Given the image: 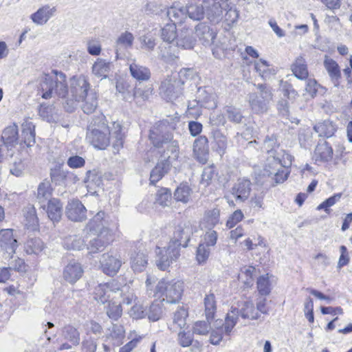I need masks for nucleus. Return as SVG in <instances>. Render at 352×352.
Segmentation results:
<instances>
[{"instance_id": "1", "label": "nucleus", "mask_w": 352, "mask_h": 352, "mask_svg": "<svg viewBox=\"0 0 352 352\" xmlns=\"http://www.w3.org/2000/svg\"><path fill=\"white\" fill-rule=\"evenodd\" d=\"M122 125L114 122L110 129L103 115L94 117L87 126L86 140L95 148L104 150L109 146L111 138L113 140V146L115 149L123 146L124 134Z\"/></svg>"}, {"instance_id": "2", "label": "nucleus", "mask_w": 352, "mask_h": 352, "mask_svg": "<svg viewBox=\"0 0 352 352\" xmlns=\"http://www.w3.org/2000/svg\"><path fill=\"white\" fill-rule=\"evenodd\" d=\"M179 121L178 116L164 119L153 125L149 132V140L155 148H159V154L168 152L173 160H177L179 153V143L174 140L173 133Z\"/></svg>"}, {"instance_id": "3", "label": "nucleus", "mask_w": 352, "mask_h": 352, "mask_svg": "<svg viewBox=\"0 0 352 352\" xmlns=\"http://www.w3.org/2000/svg\"><path fill=\"white\" fill-rule=\"evenodd\" d=\"M94 298L98 303L105 305L109 298L120 301L127 305H132L137 300V297L127 285L120 286L115 280L106 283L98 284L94 291Z\"/></svg>"}, {"instance_id": "4", "label": "nucleus", "mask_w": 352, "mask_h": 352, "mask_svg": "<svg viewBox=\"0 0 352 352\" xmlns=\"http://www.w3.org/2000/svg\"><path fill=\"white\" fill-rule=\"evenodd\" d=\"M154 280L149 276L146 280V292L149 297L162 298V302L167 303H177L181 299L184 285L179 280H168L164 278L160 280L153 291L151 285Z\"/></svg>"}, {"instance_id": "5", "label": "nucleus", "mask_w": 352, "mask_h": 352, "mask_svg": "<svg viewBox=\"0 0 352 352\" xmlns=\"http://www.w3.org/2000/svg\"><path fill=\"white\" fill-rule=\"evenodd\" d=\"M38 92L44 99H49L54 96L65 98L68 94L65 74L53 70L51 74L41 76L38 79Z\"/></svg>"}, {"instance_id": "6", "label": "nucleus", "mask_w": 352, "mask_h": 352, "mask_svg": "<svg viewBox=\"0 0 352 352\" xmlns=\"http://www.w3.org/2000/svg\"><path fill=\"white\" fill-rule=\"evenodd\" d=\"M257 92H252L248 95V101L252 111L256 114H263L267 112L270 103L272 100V88L266 84L254 85Z\"/></svg>"}, {"instance_id": "7", "label": "nucleus", "mask_w": 352, "mask_h": 352, "mask_svg": "<svg viewBox=\"0 0 352 352\" xmlns=\"http://www.w3.org/2000/svg\"><path fill=\"white\" fill-rule=\"evenodd\" d=\"M239 316L243 319L256 320L258 318L259 314L252 302H245L240 309L232 307L226 315L223 324V331L226 335L230 334L236 324Z\"/></svg>"}, {"instance_id": "8", "label": "nucleus", "mask_w": 352, "mask_h": 352, "mask_svg": "<svg viewBox=\"0 0 352 352\" xmlns=\"http://www.w3.org/2000/svg\"><path fill=\"white\" fill-rule=\"evenodd\" d=\"M182 82L175 76H168L161 83L160 94L168 102H173L182 96Z\"/></svg>"}, {"instance_id": "9", "label": "nucleus", "mask_w": 352, "mask_h": 352, "mask_svg": "<svg viewBox=\"0 0 352 352\" xmlns=\"http://www.w3.org/2000/svg\"><path fill=\"white\" fill-rule=\"evenodd\" d=\"M195 231V227L190 221H182L175 227L173 237L169 243L179 250L180 247L186 248Z\"/></svg>"}, {"instance_id": "10", "label": "nucleus", "mask_w": 352, "mask_h": 352, "mask_svg": "<svg viewBox=\"0 0 352 352\" xmlns=\"http://www.w3.org/2000/svg\"><path fill=\"white\" fill-rule=\"evenodd\" d=\"M205 14L210 21H219L228 7L227 0H203Z\"/></svg>"}, {"instance_id": "11", "label": "nucleus", "mask_w": 352, "mask_h": 352, "mask_svg": "<svg viewBox=\"0 0 352 352\" xmlns=\"http://www.w3.org/2000/svg\"><path fill=\"white\" fill-rule=\"evenodd\" d=\"M160 155L159 161L150 175V181L153 184L160 180L168 173L172 162L176 160H173L171 155H168V152H162Z\"/></svg>"}, {"instance_id": "12", "label": "nucleus", "mask_w": 352, "mask_h": 352, "mask_svg": "<svg viewBox=\"0 0 352 352\" xmlns=\"http://www.w3.org/2000/svg\"><path fill=\"white\" fill-rule=\"evenodd\" d=\"M180 250L176 246L172 245L168 243L167 248L160 250L157 253V258L156 259V264L157 267L162 270H166L173 261H176L180 255Z\"/></svg>"}, {"instance_id": "13", "label": "nucleus", "mask_w": 352, "mask_h": 352, "mask_svg": "<svg viewBox=\"0 0 352 352\" xmlns=\"http://www.w3.org/2000/svg\"><path fill=\"white\" fill-rule=\"evenodd\" d=\"M95 237L90 239L87 245L89 254L98 253L102 251L111 241H113L111 230H104L100 233L93 234Z\"/></svg>"}, {"instance_id": "14", "label": "nucleus", "mask_w": 352, "mask_h": 352, "mask_svg": "<svg viewBox=\"0 0 352 352\" xmlns=\"http://www.w3.org/2000/svg\"><path fill=\"white\" fill-rule=\"evenodd\" d=\"M67 217L75 222H81L87 219V209L78 199H72L65 207Z\"/></svg>"}, {"instance_id": "15", "label": "nucleus", "mask_w": 352, "mask_h": 352, "mask_svg": "<svg viewBox=\"0 0 352 352\" xmlns=\"http://www.w3.org/2000/svg\"><path fill=\"white\" fill-rule=\"evenodd\" d=\"M102 272L108 276L116 275L122 265L120 255H113L110 253L104 254L100 261Z\"/></svg>"}, {"instance_id": "16", "label": "nucleus", "mask_w": 352, "mask_h": 352, "mask_svg": "<svg viewBox=\"0 0 352 352\" xmlns=\"http://www.w3.org/2000/svg\"><path fill=\"white\" fill-rule=\"evenodd\" d=\"M107 225V216L104 211H99L89 220L83 231L87 234H96L102 232L104 230H110Z\"/></svg>"}, {"instance_id": "17", "label": "nucleus", "mask_w": 352, "mask_h": 352, "mask_svg": "<svg viewBox=\"0 0 352 352\" xmlns=\"http://www.w3.org/2000/svg\"><path fill=\"white\" fill-rule=\"evenodd\" d=\"M252 183L246 178H239L231 188V194L236 201L243 202L248 199L251 191Z\"/></svg>"}, {"instance_id": "18", "label": "nucleus", "mask_w": 352, "mask_h": 352, "mask_svg": "<svg viewBox=\"0 0 352 352\" xmlns=\"http://www.w3.org/2000/svg\"><path fill=\"white\" fill-rule=\"evenodd\" d=\"M195 34L204 45L210 46L214 44L217 31L206 23H199L195 27Z\"/></svg>"}, {"instance_id": "19", "label": "nucleus", "mask_w": 352, "mask_h": 352, "mask_svg": "<svg viewBox=\"0 0 352 352\" xmlns=\"http://www.w3.org/2000/svg\"><path fill=\"white\" fill-rule=\"evenodd\" d=\"M89 84L84 76L73 78L71 81V93L76 100H83L89 95Z\"/></svg>"}, {"instance_id": "20", "label": "nucleus", "mask_w": 352, "mask_h": 352, "mask_svg": "<svg viewBox=\"0 0 352 352\" xmlns=\"http://www.w3.org/2000/svg\"><path fill=\"white\" fill-rule=\"evenodd\" d=\"M82 274L81 264L75 260H72L65 267L63 276L67 282L74 284L81 278Z\"/></svg>"}, {"instance_id": "21", "label": "nucleus", "mask_w": 352, "mask_h": 352, "mask_svg": "<svg viewBox=\"0 0 352 352\" xmlns=\"http://www.w3.org/2000/svg\"><path fill=\"white\" fill-rule=\"evenodd\" d=\"M53 188H52L51 182L47 179L41 182L35 193L36 201L41 207L45 210L46 203L52 200Z\"/></svg>"}, {"instance_id": "22", "label": "nucleus", "mask_w": 352, "mask_h": 352, "mask_svg": "<svg viewBox=\"0 0 352 352\" xmlns=\"http://www.w3.org/2000/svg\"><path fill=\"white\" fill-rule=\"evenodd\" d=\"M280 166L272 165L270 160H267V164L264 168V175L271 177L276 184L283 183L288 177L289 171L287 169H281Z\"/></svg>"}, {"instance_id": "23", "label": "nucleus", "mask_w": 352, "mask_h": 352, "mask_svg": "<svg viewBox=\"0 0 352 352\" xmlns=\"http://www.w3.org/2000/svg\"><path fill=\"white\" fill-rule=\"evenodd\" d=\"M209 146L208 140L205 135H200L193 143V153L197 160L205 163L208 155Z\"/></svg>"}, {"instance_id": "24", "label": "nucleus", "mask_w": 352, "mask_h": 352, "mask_svg": "<svg viewBox=\"0 0 352 352\" xmlns=\"http://www.w3.org/2000/svg\"><path fill=\"white\" fill-rule=\"evenodd\" d=\"M134 41V36L129 32L121 33L116 41L115 50L116 58H120V56L124 54V51L132 47Z\"/></svg>"}, {"instance_id": "25", "label": "nucleus", "mask_w": 352, "mask_h": 352, "mask_svg": "<svg viewBox=\"0 0 352 352\" xmlns=\"http://www.w3.org/2000/svg\"><path fill=\"white\" fill-rule=\"evenodd\" d=\"M337 129L338 126L336 124L330 120L318 122L314 126V130L318 134V137L324 138L333 137L337 131Z\"/></svg>"}, {"instance_id": "26", "label": "nucleus", "mask_w": 352, "mask_h": 352, "mask_svg": "<svg viewBox=\"0 0 352 352\" xmlns=\"http://www.w3.org/2000/svg\"><path fill=\"white\" fill-rule=\"evenodd\" d=\"M1 140L8 148H12L19 143V129L16 124L7 126L2 132Z\"/></svg>"}, {"instance_id": "27", "label": "nucleus", "mask_w": 352, "mask_h": 352, "mask_svg": "<svg viewBox=\"0 0 352 352\" xmlns=\"http://www.w3.org/2000/svg\"><path fill=\"white\" fill-rule=\"evenodd\" d=\"M56 11V9L55 7L50 8L49 5H45L40 8L36 12L33 13L30 18L36 25H42L48 21Z\"/></svg>"}, {"instance_id": "28", "label": "nucleus", "mask_w": 352, "mask_h": 352, "mask_svg": "<svg viewBox=\"0 0 352 352\" xmlns=\"http://www.w3.org/2000/svg\"><path fill=\"white\" fill-rule=\"evenodd\" d=\"M333 151L330 144L324 141L320 142L315 149V160L317 162H326L331 160Z\"/></svg>"}, {"instance_id": "29", "label": "nucleus", "mask_w": 352, "mask_h": 352, "mask_svg": "<svg viewBox=\"0 0 352 352\" xmlns=\"http://www.w3.org/2000/svg\"><path fill=\"white\" fill-rule=\"evenodd\" d=\"M254 69L264 80H269L276 74V69L274 67L263 59L255 61Z\"/></svg>"}, {"instance_id": "30", "label": "nucleus", "mask_w": 352, "mask_h": 352, "mask_svg": "<svg viewBox=\"0 0 352 352\" xmlns=\"http://www.w3.org/2000/svg\"><path fill=\"white\" fill-rule=\"evenodd\" d=\"M46 212L48 218L53 222L60 221L63 214V205L58 199L53 198L47 202Z\"/></svg>"}, {"instance_id": "31", "label": "nucleus", "mask_w": 352, "mask_h": 352, "mask_svg": "<svg viewBox=\"0 0 352 352\" xmlns=\"http://www.w3.org/2000/svg\"><path fill=\"white\" fill-rule=\"evenodd\" d=\"M324 66L331 81L335 86H338L341 78V72L338 64L333 59L325 56Z\"/></svg>"}, {"instance_id": "32", "label": "nucleus", "mask_w": 352, "mask_h": 352, "mask_svg": "<svg viewBox=\"0 0 352 352\" xmlns=\"http://www.w3.org/2000/svg\"><path fill=\"white\" fill-rule=\"evenodd\" d=\"M291 69L295 77L300 80H305L307 78L309 72L305 58L300 56L297 57L291 65Z\"/></svg>"}, {"instance_id": "33", "label": "nucleus", "mask_w": 352, "mask_h": 352, "mask_svg": "<svg viewBox=\"0 0 352 352\" xmlns=\"http://www.w3.org/2000/svg\"><path fill=\"white\" fill-rule=\"evenodd\" d=\"M21 142L30 147L35 143V126L32 122H25L22 124Z\"/></svg>"}, {"instance_id": "34", "label": "nucleus", "mask_w": 352, "mask_h": 352, "mask_svg": "<svg viewBox=\"0 0 352 352\" xmlns=\"http://www.w3.org/2000/svg\"><path fill=\"white\" fill-rule=\"evenodd\" d=\"M129 70L132 77L139 82L147 81L151 78V71L146 67L133 63L130 65Z\"/></svg>"}, {"instance_id": "35", "label": "nucleus", "mask_w": 352, "mask_h": 352, "mask_svg": "<svg viewBox=\"0 0 352 352\" xmlns=\"http://www.w3.org/2000/svg\"><path fill=\"white\" fill-rule=\"evenodd\" d=\"M17 241L13 237L12 229H2L0 231V245L8 250L14 251L16 247Z\"/></svg>"}, {"instance_id": "36", "label": "nucleus", "mask_w": 352, "mask_h": 352, "mask_svg": "<svg viewBox=\"0 0 352 352\" xmlns=\"http://www.w3.org/2000/svg\"><path fill=\"white\" fill-rule=\"evenodd\" d=\"M111 63L102 58H98L92 66L93 74L102 78H106L111 70Z\"/></svg>"}, {"instance_id": "37", "label": "nucleus", "mask_w": 352, "mask_h": 352, "mask_svg": "<svg viewBox=\"0 0 352 352\" xmlns=\"http://www.w3.org/2000/svg\"><path fill=\"white\" fill-rule=\"evenodd\" d=\"M269 159L272 165L287 169L292 165L293 157L285 151L281 150L276 155L273 156L272 159Z\"/></svg>"}, {"instance_id": "38", "label": "nucleus", "mask_w": 352, "mask_h": 352, "mask_svg": "<svg viewBox=\"0 0 352 352\" xmlns=\"http://www.w3.org/2000/svg\"><path fill=\"white\" fill-rule=\"evenodd\" d=\"M205 307V315L208 321H212L217 311V303L215 296L212 293H210L205 296L204 300Z\"/></svg>"}, {"instance_id": "39", "label": "nucleus", "mask_w": 352, "mask_h": 352, "mask_svg": "<svg viewBox=\"0 0 352 352\" xmlns=\"http://www.w3.org/2000/svg\"><path fill=\"white\" fill-rule=\"evenodd\" d=\"M195 38L192 36V30H186L182 31L177 37L176 45L183 49H192L195 44Z\"/></svg>"}, {"instance_id": "40", "label": "nucleus", "mask_w": 352, "mask_h": 352, "mask_svg": "<svg viewBox=\"0 0 352 352\" xmlns=\"http://www.w3.org/2000/svg\"><path fill=\"white\" fill-rule=\"evenodd\" d=\"M106 303H107V307H105L106 313L109 318L113 320H118L122 314L121 301L112 300L111 298Z\"/></svg>"}, {"instance_id": "41", "label": "nucleus", "mask_w": 352, "mask_h": 352, "mask_svg": "<svg viewBox=\"0 0 352 352\" xmlns=\"http://www.w3.org/2000/svg\"><path fill=\"white\" fill-rule=\"evenodd\" d=\"M188 312L184 307H179L174 313L173 318V324H170V329L176 331L177 328L182 329L186 324V318Z\"/></svg>"}, {"instance_id": "42", "label": "nucleus", "mask_w": 352, "mask_h": 352, "mask_svg": "<svg viewBox=\"0 0 352 352\" xmlns=\"http://www.w3.org/2000/svg\"><path fill=\"white\" fill-rule=\"evenodd\" d=\"M186 17L193 21H199L204 19L205 11L204 6L198 4H190L185 7Z\"/></svg>"}, {"instance_id": "43", "label": "nucleus", "mask_w": 352, "mask_h": 352, "mask_svg": "<svg viewBox=\"0 0 352 352\" xmlns=\"http://www.w3.org/2000/svg\"><path fill=\"white\" fill-rule=\"evenodd\" d=\"M61 335L65 340L69 341L74 346L78 345L80 342V333L73 326L67 325L64 327Z\"/></svg>"}, {"instance_id": "44", "label": "nucleus", "mask_w": 352, "mask_h": 352, "mask_svg": "<svg viewBox=\"0 0 352 352\" xmlns=\"http://www.w3.org/2000/svg\"><path fill=\"white\" fill-rule=\"evenodd\" d=\"M185 7L176 8L170 7L166 11V15L173 22L172 24L182 23L186 18Z\"/></svg>"}, {"instance_id": "45", "label": "nucleus", "mask_w": 352, "mask_h": 352, "mask_svg": "<svg viewBox=\"0 0 352 352\" xmlns=\"http://www.w3.org/2000/svg\"><path fill=\"white\" fill-rule=\"evenodd\" d=\"M64 247L67 250H80L85 245V241L78 235H70L65 238Z\"/></svg>"}, {"instance_id": "46", "label": "nucleus", "mask_w": 352, "mask_h": 352, "mask_svg": "<svg viewBox=\"0 0 352 352\" xmlns=\"http://www.w3.org/2000/svg\"><path fill=\"white\" fill-rule=\"evenodd\" d=\"M43 243L39 238L29 239L24 245V250L28 254H38L43 250Z\"/></svg>"}, {"instance_id": "47", "label": "nucleus", "mask_w": 352, "mask_h": 352, "mask_svg": "<svg viewBox=\"0 0 352 352\" xmlns=\"http://www.w3.org/2000/svg\"><path fill=\"white\" fill-rule=\"evenodd\" d=\"M147 265L146 256L142 252H138L131 257V266L135 272L144 271Z\"/></svg>"}, {"instance_id": "48", "label": "nucleus", "mask_w": 352, "mask_h": 352, "mask_svg": "<svg viewBox=\"0 0 352 352\" xmlns=\"http://www.w3.org/2000/svg\"><path fill=\"white\" fill-rule=\"evenodd\" d=\"M192 190L186 184H181L175 190L174 198L177 201L187 203L190 200Z\"/></svg>"}, {"instance_id": "49", "label": "nucleus", "mask_w": 352, "mask_h": 352, "mask_svg": "<svg viewBox=\"0 0 352 352\" xmlns=\"http://www.w3.org/2000/svg\"><path fill=\"white\" fill-rule=\"evenodd\" d=\"M84 103L82 109L87 114L92 113L98 106L97 96L95 92H90L88 96L84 98Z\"/></svg>"}, {"instance_id": "50", "label": "nucleus", "mask_w": 352, "mask_h": 352, "mask_svg": "<svg viewBox=\"0 0 352 352\" xmlns=\"http://www.w3.org/2000/svg\"><path fill=\"white\" fill-rule=\"evenodd\" d=\"M171 203V192L169 189L162 188L155 195V204L162 206H168Z\"/></svg>"}, {"instance_id": "51", "label": "nucleus", "mask_w": 352, "mask_h": 352, "mask_svg": "<svg viewBox=\"0 0 352 352\" xmlns=\"http://www.w3.org/2000/svg\"><path fill=\"white\" fill-rule=\"evenodd\" d=\"M161 37L164 41L170 43L177 38L176 25L168 23L161 30Z\"/></svg>"}, {"instance_id": "52", "label": "nucleus", "mask_w": 352, "mask_h": 352, "mask_svg": "<svg viewBox=\"0 0 352 352\" xmlns=\"http://www.w3.org/2000/svg\"><path fill=\"white\" fill-rule=\"evenodd\" d=\"M163 313V305L161 302H153L146 315L148 318L151 321H157L160 319Z\"/></svg>"}, {"instance_id": "53", "label": "nucleus", "mask_w": 352, "mask_h": 352, "mask_svg": "<svg viewBox=\"0 0 352 352\" xmlns=\"http://www.w3.org/2000/svg\"><path fill=\"white\" fill-rule=\"evenodd\" d=\"M213 138L217 144V151L219 154L222 155L227 148V138L219 131H214L213 132Z\"/></svg>"}, {"instance_id": "54", "label": "nucleus", "mask_w": 352, "mask_h": 352, "mask_svg": "<svg viewBox=\"0 0 352 352\" xmlns=\"http://www.w3.org/2000/svg\"><path fill=\"white\" fill-rule=\"evenodd\" d=\"M254 271L255 268L252 266L242 267L239 274V279L243 280L247 287L251 286L253 283L252 275Z\"/></svg>"}, {"instance_id": "55", "label": "nucleus", "mask_w": 352, "mask_h": 352, "mask_svg": "<svg viewBox=\"0 0 352 352\" xmlns=\"http://www.w3.org/2000/svg\"><path fill=\"white\" fill-rule=\"evenodd\" d=\"M257 288L259 294L262 296H267L270 293V283L267 274L258 278Z\"/></svg>"}, {"instance_id": "56", "label": "nucleus", "mask_w": 352, "mask_h": 352, "mask_svg": "<svg viewBox=\"0 0 352 352\" xmlns=\"http://www.w3.org/2000/svg\"><path fill=\"white\" fill-rule=\"evenodd\" d=\"M342 197V193H336L329 198L324 200L322 203L318 206L317 210H324L327 213L330 212L329 208L335 205Z\"/></svg>"}, {"instance_id": "57", "label": "nucleus", "mask_w": 352, "mask_h": 352, "mask_svg": "<svg viewBox=\"0 0 352 352\" xmlns=\"http://www.w3.org/2000/svg\"><path fill=\"white\" fill-rule=\"evenodd\" d=\"M67 173L66 171L60 168L52 169L50 172L51 180L56 184L60 185L63 184L66 179Z\"/></svg>"}, {"instance_id": "58", "label": "nucleus", "mask_w": 352, "mask_h": 352, "mask_svg": "<svg viewBox=\"0 0 352 352\" xmlns=\"http://www.w3.org/2000/svg\"><path fill=\"white\" fill-rule=\"evenodd\" d=\"M211 321H197L195 323L192 329L193 333L197 335H206L210 329Z\"/></svg>"}, {"instance_id": "59", "label": "nucleus", "mask_w": 352, "mask_h": 352, "mask_svg": "<svg viewBox=\"0 0 352 352\" xmlns=\"http://www.w3.org/2000/svg\"><path fill=\"white\" fill-rule=\"evenodd\" d=\"M177 75V80H181L183 85L185 80L194 79L197 76V72L192 68H182L179 70Z\"/></svg>"}, {"instance_id": "60", "label": "nucleus", "mask_w": 352, "mask_h": 352, "mask_svg": "<svg viewBox=\"0 0 352 352\" xmlns=\"http://www.w3.org/2000/svg\"><path fill=\"white\" fill-rule=\"evenodd\" d=\"M280 87L283 96L287 97L289 99H294L298 96V93L293 88L292 85L287 81L281 80Z\"/></svg>"}, {"instance_id": "61", "label": "nucleus", "mask_w": 352, "mask_h": 352, "mask_svg": "<svg viewBox=\"0 0 352 352\" xmlns=\"http://www.w3.org/2000/svg\"><path fill=\"white\" fill-rule=\"evenodd\" d=\"M210 253V247L205 243H200L197 250V259L199 263L204 262Z\"/></svg>"}, {"instance_id": "62", "label": "nucleus", "mask_w": 352, "mask_h": 352, "mask_svg": "<svg viewBox=\"0 0 352 352\" xmlns=\"http://www.w3.org/2000/svg\"><path fill=\"white\" fill-rule=\"evenodd\" d=\"M141 47L148 51H153L156 45L155 38L151 36L143 35L140 37Z\"/></svg>"}, {"instance_id": "63", "label": "nucleus", "mask_w": 352, "mask_h": 352, "mask_svg": "<svg viewBox=\"0 0 352 352\" xmlns=\"http://www.w3.org/2000/svg\"><path fill=\"white\" fill-rule=\"evenodd\" d=\"M226 112L228 118L230 121L235 123H241L242 122L243 117L239 109L233 107H228Z\"/></svg>"}, {"instance_id": "64", "label": "nucleus", "mask_w": 352, "mask_h": 352, "mask_svg": "<svg viewBox=\"0 0 352 352\" xmlns=\"http://www.w3.org/2000/svg\"><path fill=\"white\" fill-rule=\"evenodd\" d=\"M220 210L218 208H213L207 212L206 217L210 226H214L219 222Z\"/></svg>"}]
</instances>
